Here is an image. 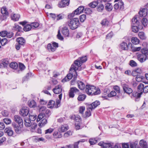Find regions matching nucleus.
I'll return each mask as SVG.
<instances>
[{"instance_id": "49", "label": "nucleus", "mask_w": 148, "mask_h": 148, "mask_svg": "<svg viewBox=\"0 0 148 148\" xmlns=\"http://www.w3.org/2000/svg\"><path fill=\"white\" fill-rule=\"evenodd\" d=\"M47 109L45 106L41 107L39 108V112L40 113L44 114Z\"/></svg>"}, {"instance_id": "16", "label": "nucleus", "mask_w": 148, "mask_h": 148, "mask_svg": "<svg viewBox=\"0 0 148 148\" xmlns=\"http://www.w3.org/2000/svg\"><path fill=\"white\" fill-rule=\"evenodd\" d=\"M84 9V7L83 6H80L74 11V14L76 15L79 14L83 12Z\"/></svg>"}, {"instance_id": "4", "label": "nucleus", "mask_w": 148, "mask_h": 148, "mask_svg": "<svg viewBox=\"0 0 148 148\" xmlns=\"http://www.w3.org/2000/svg\"><path fill=\"white\" fill-rule=\"evenodd\" d=\"M87 60V59L86 56H85L79 58L78 59L75 60L74 61V64L78 67V68L76 67V68H79V69L78 70L80 71L81 69L80 67L82 64V63L86 61Z\"/></svg>"}, {"instance_id": "24", "label": "nucleus", "mask_w": 148, "mask_h": 148, "mask_svg": "<svg viewBox=\"0 0 148 148\" xmlns=\"http://www.w3.org/2000/svg\"><path fill=\"white\" fill-rule=\"evenodd\" d=\"M120 47L123 50H127L128 49V46L127 43L124 42L120 44Z\"/></svg>"}, {"instance_id": "35", "label": "nucleus", "mask_w": 148, "mask_h": 148, "mask_svg": "<svg viewBox=\"0 0 148 148\" xmlns=\"http://www.w3.org/2000/svg\"><path fill=\"white\" fill-rule=\"evenodd\" d=\"M24 124L26 127H29L31 125L32 123L29 119H26L24 120Z\"/></svg>"}, {"instance_id": "19", "label": "nucleus", "mask_w": 148, "mask_h": 148, "mask_svg": "<svg viewBox=\"0 0 148 148\" xmlns=\"http://www.w3.org/2000/svg\"><path fill=\"white\" fill-rule=\"evenodd\" d=\"M62 34L65 36L68 37L69 36V33L67 27H63L62 30Z\"/></svg>"}, {"instance_id": "15", "label": "nucleus", "mask_w": 148, "mask_h": 148, "mask_svg": "<svg viewBox=\"0 0 148 148\" xmlns=\"http://www.w3.org/2000/svg\"><path fill=\"white\" fill-rule=\"evenodd\" d=\"M100 104V102L99 101H96L93 102L91 104L89 105L88 107L91 109V110L92 111L93 109H94L99 105Z\"/></svg>"}, {"instance_id": "9", "label": "nucleus", "mask_w": 148, "mask_h": 148, "mask_svg": "<svg viewBox=\"0 0 148 148\" xmlns=\"http://www.w3.org/2000/svg\"><path fill=\"white\" fill-rule=\"evenodd\" d=\"M79 90L75 87H73L70 88L69 90V95L70 98H73L75 96L74 93H77L79 92Z\"/></svg>"}, {"instance_id": "43", "label": "nucleus", "mask_w": 148, "mask_h": 148, "mask_svg": "<svg viewBox=\"0 0 148 148\" xmlns=\"http://www.w3.org/2000/svg\"><path fill=\"white\" fill-rule=\"evenodd\" d=\"M139 40L136 37H133L132 39V42L134 44L136 45L139 43Z\"/></svg>"}, {"instance_id": "21", "label": "nucleus", "mask_w": 148, "mask_h": 148, "mask_svg": "<svg viewBox=\"0 0 148 148\" xmlns=\"http://www.w3.org/2000/svg\"><path fill=\"white\" fill-rule=\"evenodd\" d=\"M100 139L99 138H91L89 140V142L91 145H94L99 141Z\"/></svg>"}, {"instance_id": "32", "label": "nucleus", "mask_w": 148, "mask_h": 148, "mask_svg": "<svg viewBox=\"0 0 148 148\" xmlns=\"http://www.w3.org/2000/svg\"><path fill=\"white\" fill-rule=\"evenodd\" d=\"M47 49L50 51L53 52L55 51V48L53 47L52 45H51L50 43H49L48 44Z\"/></svg>"}, {"instance_id": "37", "label": "nucleus", "mask_w": 148, "mask_h": 148, "mask_svg": "<svg viewBox=\"0 0 148 148\" xmlns=\"http://www.w3.org/2000/svg\"><path fill=\"white\" fill-rule=\"evenodd\" d=\"M5 132L8 134V136H12L13 134V131L11 128H6L5 129Z\"/></svg>"}, {"instance_id": "18", "label": "nucleus", "mask_w": 148, "mask_h": 148, "mask_svg": "<svg viewBox=\"0 0 148 148\" xmlns=\"http://www.w3.org/2000/svg\"><path fill=\"white\" fill-rule=\"evenodd\" d=\"M100 2H101V0H97L90 3L88 5L91 8H94L97 6Z\"/></svg>"}, {"instance_id": "13", "label": "nucleus", "mask_w": 148, "mask_h": 148, "mask_svg": "<svg viewBox=\"0 0 148 148\" xmlns=\"http://www.w3.org/2000/svg\"><path fill=\"white\" fill-rule=\"evenodd\" d=\"M122 87L124 92L128 94H130L133 92L131 88H129L128 85L125 84H123Z\"/></svg>"}, {"instance_id": "28", "label": "nucleus", "mask_w": 148, "mask_h": 148, "mask_svg": "<svg viewBox=\"0 0 148 148\" xmlns=\"http://www.w3.org/2000/svg\"><path fill=\"white\" fill-rule=\"evenodd\" d=\"M139 144L143 148H148L147 143L143 140H141L140 141Z\"/></svg>"}, {"instance_id": "7", "label": "nucleus", "mask_w": 148, "mask_h": 148, "mask_svg": "<svg viewBox=\"0 0 148 148\" xmlns=\"http://www.w3.org/2000/svg\"><path fill=\"white\" fill-rule=\"evenodd\" d=\"M60 106V101L56 100V103L53 100L50 101L48 104V108H57Z\"/></svg>"}, {"instance_id": "25", "label": "nucleus", "mask_w": 148, "mask_h": 148, "mask_svg": "<svg viewBox=\"0 0 148 148\" xmlns=\"http://www.w3.org/2000/svg\"><path fill=\"white\" fill-rule=\"evenodd\" d=\"M17 43L20 45L24 46L25 43V40L22 37H19L17 38Z\"/></svg>"}, {"instance_id": "52", "label": "nucleus", "mask_w": 148, "mask_h": 148, "mask_svg": "<svg viewBox=\"0 0 148 148\" xmlns=\"http://www.w3.org/2000/svg\"><path fill=\"white\" fill-rule=\"evenodd\" d=\"M130 65L132 67H135L137 66V63L133 60H131L130 62Z\"/></svg>"}, {"instance_id": "41", "label": "nucleus", "mask_w": 148, "mask_h": 148, "mask_svg": "<svg viewBox=\"0 0 148 148\" xmlns=\"http://www.w3.org/2000/svg\"><path fill=\"white\" fill-rule=\"evenodd\" d=\"M41 122L38 124V126L41 127L44 126L47 123V120L45 119H43Z\"/></svg>"}, {"instance_id": "33", "label": "nucleus", "mask_w": 148, "mask_h": 148, "mask_svg": "<svg viewBox=\"0 0 148 148\" xmlns=\"http://www.w3.org/2000/svg\"><path fill=\"white\" fill-rule=\"evenodd\" d=\"M105 8L108 11H111L112 9V7L111 4L109 3H106V4Z\"/></svg>"}, {"instance_id": "60", "label": "nucleus", "mask_w": 148, "mask_h": 148, "mask_svg": "<svg viewBox=\"0 0 148 148\" xmlns=\"http://www.w3.org/2000/svg\"><path fill=\"white\" fill-rule=\"evenodd\" d=\"M36 116L35 115H30V114H29V117L30 120L32 121H34L35 120L36 118Z\"/></svg>"}, {"instance_id": "23", "label": "nucleus", "mask_w": 148, "mask_h": 148, "mask_svg": "<svg viewBox=\"0 0 148 148\" xmlns=\"http://www.w3.org/2000/svg\"><path fill=\"white\" fill-rule=\"evenodd\" d=\"M141 72V69H140L138 68L133 71L132 73V75L133 76H137V75L140 74Z\"/></svg>"}, {"instance_id": "53", "label": "nucleus", "mask_w": 148, "mask_h": 148, "mask_svg": "<svg viewBox=\"0 0 148 148\" xmlns=\"http://www.w3.org/2000/svg\"><path fill=\"white\" fill-rule=\"evenodd\" d=\"M116 92L114 91H112L108 95V97H112L116 95Z\"/></svg>"}, {"instance_id": "58", "label": "nucleus", "mask_w": 148, "mask_h": 148, "mask_svg": "<svg viewBox=\"0 0 148 148\" xmlns=\"http://www.w3.org/2000/svg\"><path fill=\"white\" fill-rule=\"evenodd\" d=\"M45 116L42 113H40L38 116V118L37 119V121L38 122L40 120H41L42 118Z\"/></svg>"}, {"instance_id": "38", "label": "nucleus", "mask_w": 148, "mask_h": 148, "mask_svg": "<svg viewBox=\"0 0 148 148\" xmlns=\"http://www.w3.org/2000/svg\"><path fill=\"white\" fill-rule=\"evenodd\" d=\"M10 68L14 69H16L18 67V65L16 62H12L10 63Z\"/></svg>"}, {"instance_id": "27", "label": "nucleus", "mask_w": 148, "mask_h": 148, "mask_svg": "<svg viewBox=\"0 0 148 148\" xmlns=\"http://www.w3.org/2000/svg\"><path fill=\"white\" fill-rule=\"evenodd\" d=\"M68 129V126L67 125H62L58 129V130L60 132H64L66 131Z\"/></svg>"}, {"instance_id": "14", "label": "nucleus", "mask_w": 148, "mask_h": 148, "mask_svg": "<svg viewBox=\"0 0 148 148\" xmlns=\"http://www.w3.org/2000/svg\"><path fill=\"white\" fill-rule=\"evenodd\" d=\"M53 91L56 94H59L62 92V88L61 85H59L55 86L53 89Z\"/></svg>"}, {"instance_id": "10", "label": "nucleus", "mask_w": 148, "mask_h": 148, "mask_svg": "<svg viewBox=\"0 0 148 148\" xmlns=\"http://www.w3.org/2000/svg\"><path fill=\"white\" fill-rule=\"evenodd\" d=\"M29 109L27 107L22 108L20 111L19 113L23 116H27L29 113Z\"/></svg>"}, {"instance_id": "56", "label": "nucleus", "mask_w": 148, "mask_h": 148, "mask_svg": "<svg viewBox=\"0 0 148 148\" xmlns=\"http://www.w3.org/2000/svg\"><path fill=\"white\" fill-rule=\"evenodd\" d=\"M3 121L7 125L10 124L11 122V119L8 118H5L3 120Z\"/></svg>"}, {"instance_id": "46", "label": "nucleus", "mask_w": 148, "mask_h": 148, "mask_svg": "<svg viewBox=\"0 0 148 148\" xmlns=\"http://www.w3.org/2000/svg\"><path fill=\"white\" fill-rule=\"evenodd\" d=\"M142 23L144 27L146 26L148 24L147 19L145 18H143L142 20Z\"/></svg>"}, {"instance_id": "39", "label": "nucleus", "mask_w": 148, "mask_h": 148, "mask_svg": "<svg viewBox=\"0 0 148 148\" xmlns=\"http://www.w3.org/2000/svg\"><path fill=\"white\" fill-rule=\"evenodd\" d=\"M101 24L102 26H107L109 25V22L106 19H104L101 21Z\"/></svg>"}, {"instance_id": "11", "label": "nucleus", "mask_w": 148, "mask_h": 148, "mask_svg": "<svg viewBox=\"0 0 148 148\" xmlns=\"http://www.w3.org/2000/svg\"><path fill=\"white\" fill-rule=\"evenodd\" d=\"M14 119L15 121L17 123L18 125H23V121L19 116L15 115L14 117Z\"/></svg>"}, {"instance_id": "61", "label": "nucleus", "mask_w": 148, "mask_h": 148, "mask_svg": "<svg viewBox=\"0 0 148 148\" xmlns=\"http://www.w3.org/2000/svg\"><path fill=\"white\" fill-rule=\"evenodd\" d=\"M114 89L116 91V92L117 93H119L120 92V89L119 86H115L113 87Z\"/></svg>"}, {"instance_id": "36", "label": "nucleus", "mask_w": 148, "mask_h": 148, "mask_svg": "<svg viewBox=\"0 0 148 148\" xmlns=\"http://www.w3.org/2000/svg\"><path fill=\"white\" fill-rule=\"evenodd\" d=\"M86 96L84 94L79 95L77 98V99L79 101H84L86 98Z\"/></svg>"}, {"instance_id": "6", "label": "nucleus", "mask_w": 148, "mask_h": 148, "mask_svg": "<svg viewBox=\"0 0 148 148\" xmlns=\"http://www.w3.org/2000/svg\"><path fill=\"white\" fill-rule=\"evenodd\" d=\"M142 53L139 54L137 55V59L140 62H144L146 60V57L145 53L143 52H145V48H143L141 50Z\"/></svg>"}, {"instance_id": "44", "label": "nucleus", "mask_w": 148, "mask_h": 148, "mask_svg": "<svg viewBox=\"0 0 148 148\" xmlns=\"http://www.w3.org/2000/svg\"><path fill=\"white\" fill-rule=\"evenodd\" d=\"M117 5L119 6V9L120 10H122L124 8L123 6V3L122 1H120L117 3Z\"/></svg>"}, {"instance_id": "5", "label": "nucleus", "mask_w": 148, "mask_h": 148, "mask_svg": "<svg viewBox=\"0 0 148 148\" xmlns=\"http://www.w3.org/2000/svg\"><path fill=\"white\" fill-rule=\"evenodd\" d=\"M79 69V68H76V67L75 66L74 64H73L70 69V72H72L73 71L75 73V74L74 75V77L73 79H72L71 82V85H74L75 83V81L76 79L77 74V72H76V70H78Z\"/></svg>"}, {"instance_id": "26", "label": "nucleus", "mask_w": 148, "mask_h": 148, "mask_svg": "<svg viewBox=\"0 0 148 148\" xmlns=\"http://www.w3.org/2000/svg\"><path fill=\"white\" fill-rule=\"evenodd\" d=\"M73 77V75L71 73L68 74L66 77H65L63 79H62V82H65L69 81Z\"/></svg>"}, {"instance_id": "40", "label": "nucleus", "mask_w": 148, "mask_h": 148, "mask_svg": "<svg viewBox=\"0 0 148 148\" xmlns=\"http://www.w3.org/2000/svg\"><path fill=\"white\" fill-rule=\"evenodd\" d=\"M1 13L4 15H8V13L5 7L2 8L1 9Z\"/></svg>"}, {"instance_id": "17", "label": "nucleus", "mask_w": 148, "mask_h": 148, "mask_svg": "<svg viewBox=\"0 0 148 148\" xmlns=\"http://www.w3.org/2000/svg\"><path fill=\"white\" fill-rule=\"evenodd\" d=\"M147 9L144 8L140 10L139 12V14L140 17H145L147 16Z\"/></svg>"}, {"instance_id": "42", "label": "nucleus", "mask_w": 148, "mask_h": 148, "mask_svg": "<svg viewBox=\"0 0 148 148\" xmlns=\"http://www.w3.org/2000/svg\"><path fill=\"white\" fill-rule=\"evenodd\" d=\"M32 28L31 25L27 24L25 25L23 29L25 32L30 30Z\"/></svg>"}, {"instance_id": "29", "label": "nucleus", "mask_w": 148, "mask_h": 148, "mask_svg": "<svg viewBox=\"0 0 148 148\" xmlns=\"http://www.w3.org/2000/svg\"><path fill=\"white\" fill-rule=\"evenodd\" d=\"M28 106L31 108H34L36 107V103L34 100L29 101L28 102Z\"/></svg>"}, {"instance_id": "2", "label": "nucleus", "mask_w": 148, "mask_h": 148, "mask_svg": "<svg viewBox=\"0 0 148 148\" xmlns=\"http://www.w3.org/2000/svg\"><path fill=\"white\" fill-rule=\"evenodd\" d=\"M144 85L142 83L140 84L137 87V90L138 92H136L135 93H132V95L135 97V101H138L139 100V99L140 98L141 96L143 93V91L144 88Z\"/></svg>"}, {"instance_id": "3", "label": "nucleus", "mask_w": 148, "mask_h": 148, "mask_svg": "<svg viewBox=\"0 0 148 148\" xmlns=\"http://www.w3.org/2000/svg\"><path fill=\"white\" fill-rule=\"evenodd\" d=\"M68 25L72 29H74L77 28L79 24L78 18H74L70 19L68 22Z\"/></svg>"}, {"instance_id": "20", "label": "nucleus", "mask_w": 148, "mask_h": 148, "mask_svg": "<svg viewBox=\"0 0 148 148\" xmlns=\"http://www.w3.org/2000/svg\"><path fill=\"white\" fill-rule=\"evenodd\" d=\"M9 64V62L8 60L6 59L3 60L0 64V68H3L6 67Z\"/></svg>"}, {"instance_id": "64", "label": "nucleus", "mask_w": 148, "mask_h": 148, "mask_svg": "<svg viewBox=\"0 0 148 148\" xmlns=\"http://www.w3.org/2000/svg\"><path fill=\"white\" fill-rule=\"evenodd\" d=\"M53 131V129L51 128H50L45 131V134H51Z\"/></svg>"}, {"instance_id": "55", "label": "nucleus", "mask_w": 148, "mask_h": 148, "mask_svg": "<svg viewBox=\"0 0 148 148\" xmlns=\"http://www.w3.org/2000/svg\"><path fill=\"white\" fill-rule=\"evenodd\" d=\"M132 23L134 25H138L139 22L137 19V18L135 17L134 18L132 21Z\"/></svg>"}, {"instance_id": "34", "label": "nucleus", "mask_w": 148, "mask_h": 148, "mask_svg": "<svg viewBox=\"0 0 148 148\" xmlns=\"http://www.w3.org/2000/svg\"><path fill=\"white\" fill-rule=\"evenodd\" d=\"M138 36L140 39L143 40H145L146 38L145 34L143 32H139L138 33Z\"/></svg>"}, {"instance_id": "22", "label": "nucleus", "mask_w": 148, "mask_h": 148, "mask_svg": "<svg viewBox=\"0 0 148 148\" xmlns=\"http://www.w3.org/2000/svg\"><path fill=\"white\" fill-rule=\"evenodd\" d=\"M77 84L78 88L81 90H83L85 89V85L82 82L80 81H78L77 82Z\"/></svg>"}, {"instance_id": "30", "label": "nucleus", "mask_w": 148, "mask_h": 148, "mask_svg": "<svg viewBox=\"0 0 148 148\" xmlns=\"http://www.w3.org/2000/svg\"><path fill=\"white\" fill-rule=\"evenodd\" d=\"M20 17V15L18 14H14L11 16L12 19L13 21H16L18 20Z\"/></svg>"}, {"instance_id": "1", "label": "nucleus", "mask_w": 148, "mask_h": 148, "mask_svg": "<svg viewBox=\"0 0 148 148\" xmlns=\"http://www.w3.org/2000/svg\"><path fill=\"white\" fill-rule=\"evenodd\" d=\"M86 92L89 95H95L100 93V90L99 88H96L93 86L86 85L85 86Z\"/></svg>"}, {"instance_id": "54", "label": "nucleus", "mask_w": 148, "mask_h": 148, "mask_svg": "<svg viewBox=\"0 0 148 148\" xmlns=\"http://www.w3.org/2000/svg\"><path fill=\"white\" fill-rule=\"evenodd\" d=\"M86 16L85 14H82L80 16L79 19L81 22H84L85 20Z\"/></svg>"}, {"instance_id": "59", "label": "nucleus", "mask_w": 148, "mask_h": 148, "mask_svg": "<svg viewBox=\"0 0 148 148\" xmlns=\"http://www.w3.org/2000/svg\"><path fill=\"white\" fill-rule=\"evenodd\" d=\"M85 110V108L84 106H81L79 108V113L82 115L83 114V112Z\"/></svg>"}, {"instance_id": "63", "label": "nucleus", "mask_w": 148, "mask_h": 148, "mask_svg": "<svg viewBox=\"0 0 148 148\" xmlns=\"http://www.w3.org/2000/svg\"><path fill=\"white\" fill-rule=\"evenodd\" d=\"M132 29L133 32H137L138 31V29L137 27L136 26H132Z\"/></svg>"}, {"instance_id": "31", "label": "nucleus", "mask_w": 148, "mask_h": 148, "mask_svg": "<svg viewBox=\"0 0 148 148\" xmlns=\"http://www.w3.org/2000/svg\"><path fill=\"white\" fill-rule=\"evenodd\" d=\"M53 135L54 137L55 138H61L62 136L60 132L58 131L55 132L53 133Z\"/></svg>"}, {"instance_id": "47", "label": "nucleus", "mask_w": 148, "mask_h": 148, "mask_svg": "<svg viewBox=\"0 0 148 148\" xmlns=\"http://www.w3.org/2000/svg\"><path fill=\"white\" fill-rule=\"evenodd\" d=\"M84 12L85 13L87 14H91L92 12V10L91 8H86L84 10Z\"/></svg>"}, {"instance_id": "12", "label": "nucleus", "mask_w": 148, "mask_h": 148, "mask_svg": "<svg viewBox=\"0 0 148 148\" xmlns=\"http://www.w3.org/2000/svg\"><path fill=\"white\" fill-rule=\"evenodd\" d=\"M70 0H62L58 4V7L60 8H63L68 6Z\"/></svg>"}, {"instance_id": "8", "label": "nucleus", "mask_w": 148, "mask_h": 148, "mask_svg": "<svg viewBox=\"0 0 148 148\" xmlns=\"http://www.w3.org/2000/svg\"><path fill=\"white\" fill-rule=\"evenodd\" d=\"M12 125L14 130L17 134H20L21 132V128L23 127V125H18L15 123H12Z\"/></svg>"}, {"instance_id": "45", "label": "nucleus", "mask_w": 148, "mask_h": 148, "mask_svg": "<svg viewBox=\"0 0 148 148\" xmlns=\"http://www.w3.org/2000/svg\"><path fill=\"white\" fill-rule=\"evenodd\" d=\"M90 111H91V109L88 107V108L87 109V110L85 112L84 115L85 117H88L91 115Z\"/></svg>"}, {"instance_id": "62", "label": "nucleus", "mask_w": 148, "mask_h": 148, "mask_svg": "<svg viewBox=\"0 0 148 148\" xmlns=\"http://www.w3.org/2000/svg\"><path fill=\"white\" fill-rule=\"evenodd\" d=\"M7 42V39L6 38H3L1 40V43L2 46L5 45Z\"/></svg>"}, {"instance_id": "51", "label": "nucleus", "mask_w": 148, "mask_h": 148, "mask_svg": "<svg viewBox=\"0 0 148 148\" xmlns=\"http://www.w3.org/2000/svg\"><path fill=\"white\" fill-rule=\"evenodd\" d=\"M74 117H73L74 118V119L76 122H79L81 121V118L78 115H74Z\"/></svg>"}, {"instance_id": "48", "label": "nucleus", "mask_w": 148, "mask_h": 148, "mask_svg": "<svg viewBox=\"0 0 148 148\" xmlns=\"http://www.w3.org/2000/svg\"><path fill=\"white\" fill-rule=\"evenodd\" d=\"M97 10L99 12H102L104 8L103 5L102 4H101L99 5L97 7Z\"/></svg>"}, {"instance_id": "57", "label": "nucleus", "mask_w": 148, "mask_h": 148, "mask_svg": "<svg viewBox=\"0 0 148 148\" xmlns=\"http://www.w3.org/2000/svg\"><path fill=\"white\" fill-rule=\"evenodd\" d=\"M31 25L32 28H37L39 25V23L37 22L31 23Z\"/></svg>"}, {"instance_id": "50", "label": "nucleus", "mask_w": 148, "mask_h": 148, "mask_svg": "<svg viewBox=\"0 0 148 148\" xmlns=\"http://www.w3.org/2000/svg\"><path fill=\"white\" fill-rule=\"evenodd\" d=\"M43 114L46 118L48 117L51 114L50 110L47 109Z\"/></svg>"}]
</instances>
